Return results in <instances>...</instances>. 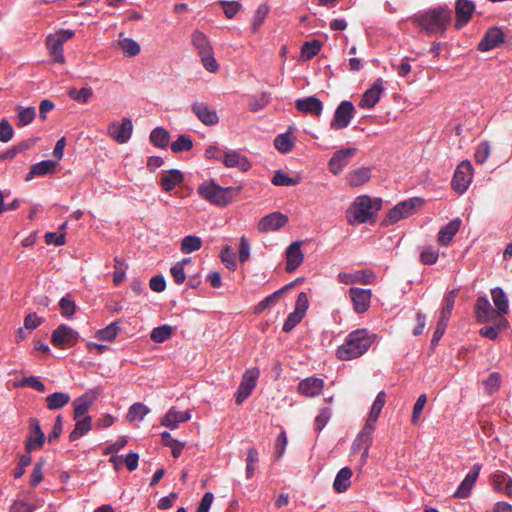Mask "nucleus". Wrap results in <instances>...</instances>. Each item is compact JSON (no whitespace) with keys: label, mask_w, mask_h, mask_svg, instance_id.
<instances>
[{"label":"nucleus","mask_w":512,"mask_h":512,"mask_svg":"<svg viewBox=\"0 0 512 512\" xmlns=\"http://www.w3.org/2000/svg\"><path fill=\"white\" fill-rule=\"evenodd\" d=\"M191 110L198 120L206 126H213L219 122V116L215 109L208 106L204 102H194Z\"/></svg>","instance_id":"obj_16"},{"label":"nucleus","mask_w":512,"mask_h":512,"mask_svg":"<svg viewBox=\"0 0 512 512\" xmlns=\"http://www.w3.org/2000/svg\"><path fill=\"white\" fill-rule=\"evenodd\" d=\"M495 310L486 296H480L475 303V317L479 323L492 322L495 319Z\"/></svg>","instance_id":"obj_23"},{"label":"nucleus","mask_w":512,"mask_h":512,"mask_svg":"<svg viewBox=\"0 0 512 512\" xmlns=\"http://www.w3.org/2000/svg\"><path fill=\"white\" fill-rule=\"evenodd\" d=\"M332 412L329 407H324L320 410L315 418V429L321 431L329 422Z\"/></svg>","instance_id":"obj_63"},{"label":"nucleus","mask_w":512,"mask_h":512,"mask_svg":"<svg viewBox=\"0 0 512 512\" xmlns=\"http://www.w3.org/2000/svg\"><path fill=\"white\" fill-rule=\"evenodd\" d=\"M322 43L319 40L305 42L301 47V57L303 60H311L321 50Z\"/></svg>","instance_id":"obj_42"},{"label":"nucleus","mask_w":512,"mask_h":512,"mask_svg":"<svg viewBox=\"0 0 512 512\" xmlns=\"http://www.w3.org/2000/svg\"><path fill=\"white\" fill-rule=\"evenodd\" d=\"M481 468L482 465L480 463H476L472 466L471 470L466 474L465 478L454 492V497L464 499L470 495L471 490L477 481Z\"/></svg>","instance_id":"obj_17"},{"label":"nucleus","mask_w":512,"mask_h":512,"mask_svg":"<svg viewBox=\"0 0 512 512\" xmlns=\"http://www.w3.org/2000/svg\"><path fill=\"white\" fill-rule=\"evenodd\" d=\"M355 116V107L351 101L344 100L336 108L330 127L333 130L344 129L349 126Z\"/></svg>","instance_id":"obj_9"},{"label":"nucleus","mask_w":512,"mask_h":512,"mask_svg":"<svg viewBox=\"0 0 512 512\" xmlns=\"http://www.w3.org/2000/svg\"><path fill=\"white\" fill-rule=\"evenodd\" d=\"M68 95L78 103H87L93 96V90L90 87H83L80 90L72 87L69 89Z\"/></svg>","instance_id":"obj_49"},{"label":"nucleus","mask_w":512,"mask_h":512,"mask_svg":"<svg viewBox=\"0 0 512 512\" xmlns=\"http://www.w3.org/2000/svg\"><path fill=\"white\" fill-rule=\"evenodd\" d=\"M382 92L383 87L381 85V80H378L370 89L365 91L362 99L360 100L359 106L361 108H373L380 100Z\"/></svg>","instance_id":"obj_30"},{"label":"nucleus","mask_w":512,"mask_h":512,"mask_svg":"<svg viewBox=\"0 0 512 512\" xmlns=\"http://www.w3.org/2000/svg\"><path fill=\"white\" fill-rule=\"evenodd\" d=\"M349 298L352 302L353 310L357 314H363L370 307L372 291L370 289L351 287L349 289Z\"/></svg>","instance_id":"obj_14"},{"label":"nucleus","mask_w":512,"mask_h":512,"mask_svg":"<svg viewBox=\"0 0 512 512\" xmlns=\"http://www.w3.org/2000/svg\"><path fill=\"white\" fill-rule=\"evenodd\" d=\"M452 18V11L446 6L430 9L416 17L417 24L426 33L444 34Z\"/></svg>","instance_id":"obj_3"},{"label":"nucleus","mask_w":512,"mask_h":512,"mask_svg":"<svg viewBox=\"0 0 512 512\" xmlns=\"http://www.w3.org/2000/svg\"><path fill=\"white\" fill-rule=\"evenodd\" d=\"M270 101V94L263 92L259 95H253L249 98L248 105L252 112H257L265 108Z\"/></svg>","instance_id":"obj_47"},{"label":"nucleus","mask_w":512,"mask_h":512,"mask_svg":"<svg viewBox=\"0 0 512 512\" xmlns=\"http://www.w3.org/2000/svg\"><path fill=\"white\" fill-rule=\"evenodd\" d=\"M356 148H342L337 150L328 162V169L334 175H339L356 154Z\"/></svg>","instance_id":"obj_13"},{"label":"nucleus","mask_w":512,"mask_h":512,"mask_svg":"<svg viewBox=\"0 0 512 512\" xmlns=\"http://www.w3.org/2000/svg\"><path fill=\"white\" fill-rule=\"evenodd\" d=\"M56 162L52 160H44L39 163L33 164L30 168L29 173L26 176V180L29 181L35 176H44L52 173L55 170Z\"/></svg>","instance_id":"obj_38"},{"label":"nucleus","mask_w":512,"mask_h":512,"mask_svg":"<svg viewBox=\"0 0 512 512\" xmlns=\"http://www.w3.org/2000/svg\"><path fill=\"white\" fill-rule=\"evenodd\" d=\"M504 38L505 35L500 28L491 27L486 31L479 42L478 49L483 52L492 50L502 44L504 42Z\"/></svg>","instance_id":"obj_21"},{"label":"nucleus","mask_w":512,"mask_h":512,"mask_svg":"<svg viewBox=\"0 0 512 512\" xmlns=\"http://www.w3.org/2000/svg\"><path fill=\"white\" fill-rule=\"evenodd\" d=\"M193 148V141L190 136L181 134L178 138L172 142L171 150L174 153H180L183 151H189Z\"/></svg>","instance_id":"obj_51"},{"label":"nucleus","mask_w":512,"mask_h":512,"mask_svg":"<svg viewBox=\"0 0 512 512\" xmlns=\"http://www.w3.org/2000/svg\"><path fill=\"white\" fill-rule=\"evenodd\" d=\"M491 297L495 305V313L498 316H505L509 312V300L502 288L491 289Z\"/></svg>","instance_id":"obj_32"},{"label":"nucleus","mask_w":512,"mask_h":512,"mask_svg":"<svg viewBox=\"0 0 512 512\" xmlns=\"http://www.w3.org/2000/svg\"><path fill=\"white\" fill-rule=\"evenodd\" d=\"M258 451L252 447L247 452L246 458V478L250 479L253 477L255 472V464L258 462Z\"/></svg>","instance_id":"obj_56"},{"label":"nucleus","mask_w":512,"mask_h":512,"mask_svg":"<svg viewBox=\"0 0 512 512\" xmlns=\"http://www.w3.org/2000/svg\"><path fill=\"white\" fill-rule=\"evenodd\" d=\"M338 281L342 284H354V283H361L363 285H369L372 284L373 281L376 278V275L374 272L369 270H359L355 273H345L341 272L337 276Z\"/></svg>","instance_id":"obj_20"},{"label":"nucleus","mask_w":512,"mask_h":512,"mask_svg":"<svg viewBox=\"0 0 512 512\" xmlns=\"http://www.w3.org/2000/svg\"><path fill=\"white\" fill-rule=\"evenodd\" d=\"M295 107L298 111L305 114L320 116L323 110V103L317 97L309 96L296 100Z\"/></svg>","instance_id":"obj_25"},{"label":"nucleus","mask_w":512,"mask_h":512,"mask_svg":"<svg viewBox=\"0 0 512 512\" xmlns=\"http://www.w3.org/2000/svg\"><path fill=\"white\" fill-rule=\"evenodd\" d=\"M284 290H285V288H281V289L275 291L274 293L268 295L267 297H265L262 301H260L257 304V306L255 307L254 313L255 314H260L264 310H266L267 308L276 305L278 303V301L280 299V296H281V294L283 293Z\"/></svg>","instance_id":"obj_43"},{"label":"nucleus","mask_w":512,"mask_h":512,"mask_svg":"<svg viewBox=\"0 0 512 512\" xmlns=\"http://www.w3.org/2000/svg\"><path fill=\"white\" fill-rule=\"evenodd\" d=\"M346 178L350 186H362L370 180L371 169L368 167L354 169L347 174Z\"/></svg>","instance_id":"obj_33"},{"label":"nucleus","mask_w":512,"mask_h":512,"mask_svg":"<svg viewBox=\"0 0 512 512\" xmlns=\"http://www.w3.org/2000/svg\"><path fill=\"white\" fill-rule=\"evenodd\" d=\"M269 12V7L266 4H261L258 6L252 21V31L256 32L260 26L263 24L267 14Z\"/></svg>","instance_id":"obj_58"},{"label":"nucleus","mask_w":512,"mask_h":512,"mask_svg":"<svg viewBox=\"0 0 512 512\" xmlns=\"http://www.w3.org/2000/svg\"><path fill=\"white\" fill-rule=\"evenodd\" d=\"M74 36L72 30H61L47 37V48L54 62L64 63L63 45Z\"/></svg>","instance_id":"obj_6"},{"label":"nucleus","mask_w":512,"mask_h":512,"mask_svg":"<svg viewBox=\"0 0 512 512\" xmlns=\"http://www.w3.org/2000/svg\"><path fill=\"white\" fill-rule=\"evenodd\" d=\"M149 408L143 403L136 402L130 406L127 413V420L130 422L136 420H143V418L149 413Z\"/></svg>","instance_id":"obj_45"},{"label":"nucleus","mask_w":512,"mask_h":512,"mask_svg":"<svg viewBox=\"0 0 512 512\" xmlns=\"http://www.w3.org/2000/svg\"><path fill=\"white\" fill-rule=\"evenodd\" d=\"M352 475L353 472L349 467L340 469L333 482L334 490L338 493L345 492L351 485Z\"/></svg>","instance_id":"obj_36"},{"label":"nucleus","mask_w":512,"mask_h":512,"mask_svg":"<svg viewBox=\"0 0 512 512\" xmlns=\"http://www.w3.org/2000/svg\"><path fill=\"white\" fill-rule=\"evenodd\" d=\"M490 155V146L487 141L480 143L475 151L474 157L478 164L486 162Z\"/></svg>","instance_id":"obj_64"},{"label":"nucleus","mask_w":512,"mask_h":512,"mask_svg":"<svg viewBox=\"0 0 512 512\" xmlns=\"http://www.w3.org/2000/svg\"><path fill=\"white\" fill-rule=\"evenodd\" d=\"M191 418L189 411L181 412L171 408L163 417L161 424L170 429H176L180 423H184Z\"/></svg>","instance_id":"obj_31"},{"label":"nucleus","mask_w":512,"mask_h":512,"mask_svg":"<svg viewBox=\"0 0 512 512\" xmlns=\"http://www.w3.org/2000/svg\"><path fill=\"white\" fill-rule=\"evenodd\" d=\"M70 400L68 393L54 392L46 397L45 402L49 410H58L66 406Z\"/></svg>","instance_id":"obj_39"},{"label":"nucleus","mask_w":512,"mask_h":512,"mask_svg":"<svg viewBox=\"0 0 512 512\" xmlns=\"http://www.w3.org/2000/svg\"><path fill=\"white\" fill-rule=\"evenodd\" d=\"M377 339V335L365 328L350 332L342 345L336 350V356L342 361H349L364 355Z\"/></svg>","instance_id":"obj_1"},{"label":"nucleus","mask_w":512,"mask_h":512,"mask_svg":"<svg viewBox=\"0 0 512 512\" xmlns=\"http://www.w3.org/2000/svg\"><path fill=\"white\" fill-rule=\"evenodd\" d=\"M132 131V121L127 117H123L121 123L111 122L107 129L109 136L120 144L126 143L131 138Z\"/></svg>","instance_id":"obj_15"},{"label":"nucleus","mask_w":512,"mask_h":512,"mask_svg":"<svg viewBox=\"0 0 512 512\" xmlns=\"http://www.w3.org/2000/svg\"><path fill=\"white\" fill-rule=\"evenodd\" d=\"M45 441V434L41 430L38 419H30L29 435L25 442V449L31 452L36 449H40Z\"/></svg>","instance_id":"obj_18"},{"label":"nucleus","mask_w":512,"mask_h":512,"mask_svg":"<svg viewBox=\"0 0 512 512\" xmlns=\"http://www.w3.org/2000/svg\"><path fill=\"white\" fill-rule=\"evenodd\" d=\"M475 11V4L471 0H456L455 13L456 22L455 27L461 29L470 21L473 12Z\"/></svg>","instance_id":"obj_19"},{"label":"nucleus","mask_w":512,"mask_h":512,"mask_svg":"<svg viewBox=\"0 0 512 512\" xmlns=\"http://www.w3.org/2000/svg\"><path fill=\"white\" fill-rule=\"evenodd\" d=\"M420 257L423 264L432 265L438 260L439 252L437 249L427 246L422 249Z\"/></svg>","instance_id":"obj_62"},{"label":"nucleus","mask_w":512,"mask_h":512,"mask_svg":"<svg viewBox=\"0 0 512 512\" xmlns=\"http://www.w3.org/2000/svg\"><path fill=\"white\" fill-rule=\"evenodd\" d=\"M192 44L198 51L202 64L211 73L217 72L219 65L214 58L213 49L208 37L201 31L196 30L191 36Z\"/></svg>","instance_id":"obj_5"},{"label":"nucleus","mask_w":512,"mask_h":512,"mask_svg":"<svg viewBox=\"0 0 512 512\" xmlns=\"http://www.w3.org/2000/svg\"><path fill=\"white\" fill-rule=\"evenodd\" d=\"M14 386L17 388L31 387L38 392L46 391L45 385L36 376L24 377L20 382L15 383Z\"/></svg>","instance_id":"obj_55"},{"label":"nucleus","mask_w":512,"mask_h":512,"mask_svg":"<svg viewBox=\"0 0 512 512\" xmlns=\"http://www.w3.org/2000/svg\"><path fill=\"white\" fill-rule=\"evenodd\" d=\"M271 182L275 186L290 187L297 185L299 183V179L290 177L282 170H276Z\"/></svg>","instance_id":"obj_50"},{"label":"nucleus","mask_w":512,"mask_h":512,"mask_svg":"<svg viewBox=\"0 0 512 512\" xmlns=\"http://www.w3.org/2000/svg\"><path fill=\"white\" fill-rule=\"evenodd\" d=\"M119 330L120 327L118 322H112L105 328L98 330L96 333V338L102 341H113L117 337Z\"/></svg>","instance_id":"obj_48"},{"label":"nucleus","mask_w":512,"mask_h":512,"mask_svg":"<svg viewBox=\"0 0 512 512\" xmlns=\"http://www.w3.org/2000/svg\"><path fill=\"white\" fill-rule=\"evenodd\" d=\"M274 146L280 153L286 154L294 147V140L289 132L282 133L276 136Z\"/></svg>","instance_id":"obj_41"},{"label":"nucleus","mask_w":512,"mask_h":512,"mask_svg":"<svg viewBox=\"0 0 512 512\" xmlns=\"http://www.w3.org/2000/svg\"><path fill=\"white\" fill-rule=\"evenodd\" d=\"M202 246V240L195 235L185 236L181 241V251L185 254H190L199 250Z\"/></svg>","instance_id":"obj_44"},{"label":"nucleus","mask_w":512,"mask_h":512,"mask_svg":"<svg viewBox=\"0 0 512 512\" xmlns=\"http://www.w3.org/2000/svg\"><path fill=\"white\" fill-rule=\"evenodd\" d=\"M380 200L373 201L367 195L358 196L346 211V218L350 225L370 221L380 209Z\"/></svg>","instance_id":"obj_4"},{"label":"nucleus","mask_w":512,"mask_h":512,"mask_svg":"<svg viewBox=\"0 0 512 512\" xmlns=\"http://www.w3.org/2000/svg\"><path fill=\"white\" fill-rule=\"evenodd\" d=\"M17 111V125L19 127H23L30 124L36 116V109L34 107L23 108L21 106H18Z\"/></svg>","instance_id":"obj_46"},{"label":"nucleus","mask_w":512,"mask_h":512,"mask_svg":"<svg viewBox=\"0 0 512 512\" xmlns=\"http://www.w3.org/2000/svg\"><path fill=\"white\" fill-rule=\"evenodd\" d=\"M79 339V334L70 326L61 324L51 334V342L55 347L65 349L74 346Z\"/></svg>","instance_id":"obj_8"},{"label":"nucleus","mask_w":512,"mask_h":512,"mask_svg":"<svg viewBox=\"0 0 512 512\" xmlns=\"http://www.w3.org/2000/svg\"><path fill=\"white\" fill-rule=\"evenodd\" d=\"M501 383V375L497 372L491 373L487 379L483 381L484 389L488 394H492L498 390Z\"/></svg>","instance_id":"obj_59"},{"label":"nucleus","mask_w":512,"mask_h":512,"mask_svg":"<svg viewBox=\"0 0 512 512\" xmlns=\"http://www.w3.org/2000/svg\"><path fill=\"white\" fill-rule=\"evenodd\" d=\"M461 225L460 219H454L445 225L438 233V242L442 246H447L459 231Z\"/></svg>","instance_id":"obj_34"},{"label":"nucleus","mask_w":512,"mask_h":512,"mask_svg":"<svg viewBox=\"0 0 512 512\" xmlns=\"http://www.w3.org/2000/svg\"><path fill=\"white\" fill-rule=\"evenodd\" d=\"M59 307L61 310V315L65 318H70L76 312V304L75 301L71 298L70 295H66L59 301Z\"/></svg>","instance_id":"obj_54"},{"label":"nucleus","mask_w":512,"mask_h":512,"mask_svg":"<svg viewBox=\"0 0 512 512\" xmlns=\"http://www.w3.org/2000/svg\"><path fill=\"white\" fill-rule=\"evenodd\" d=\"M242 186L222 187L213 179L203 181L197 188L199 196L210 204L226 207L235 201Z\"/></svg>","instance_id":"obj_2"},{"label":"nucleus","mask_w":512,"mask_h":512,"mask_svg":"<svg viewBox=\"0 0 512 512\" xmlns=\"http://www.w3.org/2000/svg\"><path fill=\"white\" fill-rule=\"evenodd\" d=\"M259 375L260 371L258 368H252L245 371L235 394V401L238 405L243 403V401L250 396L257 385Z\"/></svg>","instance_id":"obj_12"},{"label":"nucleus","mask_w":512,"mask_h":512,"mask_svg":"<svg viewBox=\"0 0 512 512\" xmlns=\"http://www.w3.org/2000/svg\"><path fill=\"white\" fill-rule=\"evenodd\" d=\"M385 403H386V393L384 391H380L377 394V396L372 404L371 410L368 414V417H367L365 423L375 426Z\"/></svg>","instance_id":"obj_37"},{"label":"nucleus","mask_w":512,"mask_h":512,"mask_svg":"<svg viewBox=\"0 0 512 512\" xmlns=\"http://www.w3.org/2000/svg\"><path fill=\"white\" fill-rule=\"evenodd\" d=\"M454 303H455V293H454V291H451L444 297V305H443V308H442V310L440 312V316H439L440 319L449 321L453 307H454Z\"/></svg>","instance_id":"obj_57"},{"label":"nucleus","mask_w":512,"mask_h":512,"mask_svg":"<svg viewBox=\"0 0 512 512\" xmlns=\"http://www.w3.org/2000/svg\"><path fill=\"white\" fill-rule=\"evenodd\" d=\"M96 397L91 393H85L76 398L73 405V419H78L87 416V412L94 403Z\"/></svg>","instance_id":"obj_29"},{"label":"nucleus","mask_w":512,"mask_h":512,"mask_svg":"<svg viewBox=\"0 0 512 512\" xmlns=\"http://www.w3.org/2000/svg\"><path fill=\"white\" fill-rule=\"evenodd\" d=\"M74 420L76 421L75 427L69 434V441L71 442L78 440L92 429V418L90 416Z\"/></svg>","instance_id":"obj_35"},{"label":"nucleus","mask_w":512,"mask_h":512,"mask_svg":"<svg viewBox=\"0 0 512 512\" xmlns=\"http://www.w3.org/2000/svg\"><path fill=\"white\" fill-rule=\"evenodd\" d=\"M473 167L469 161H462L456 168L451 182L452 188L459 194L469 187L473 177Z\"/></svg>","instance_id":"obj_11"},{"label":"nucleus","mask_w":512,"mask_h":512,"mask_svg":"<svg viewBox=\"0 0 512 512\" xmlns=\"http://www.w3.org/2000/svg\"><path fill=\"white\" fill-rule=\"evenodd\" d=\"M172 335V327L169 325H162L155 327L150 334V339L155 343H162L169 339Z\"/></svg>","instance_id":"obj_52"},{"label":"nucleus","mask_w":512,"mask_h":512,"mask_svg":"<svg viewBox=\"0 0 512 512\" xmlns=\"http://www.w3.org/2000/svg\"><path fill=\"white\" fill-rule=\"evenodd\" d=\"M324 387V381L321 378L309 377L299 382L298 391L306 397H315L319 395Z\"/></svg>","instance_id":"obj_26"},{"label":"nucleus","mask_w":512,"mask_h":512,"mask_svg":"<svg viewBox=\"0 0 512 512\" xmlns=\"http://www.w3.org/2000/svg\"><path fill=\"white\" fill-rule=\"evenodd\" d=\"M184 180L183 173L178 169H170L161 174L160 185L165 192H171Z\"/></svg>","instance_id":"obj_28"},{"label":"nucleus","mask_w":512,"mask_h":512,"mask_svg":"<svg viewBox=\"0 0 512 512\" xmlns=\"http://www.w3.org/2000/svg\"><path fill=\"white\" fill-rule=\"evenodd\" d=\"M119 47L126 56H135L140 52V45L131 38H124L119 40Z\"/></svg>","instance_id":"obj_53"},{"label":"nucleus","mask_w":512,"mask_h":512,"mask_svg":"<svg viewBox=\"0 0 512 512\" xmlns=\"http://www.w3.org/2000/svg\"><path fill=\"white\" fill-rule=\"evenodd\" d=\"M222 162L228 168L237 167L243 172H246L251 168V163L248 159L234 150L224 152Z\"/></svg>","instance_id":"obj_27"},{"label":"nucleus","mask_w":512,"mask_h":512,"mask_svg":"<svg viewBox=\"0 0 512 512\" xmlns=\"http://www.w3.org/2000/svg\"><path fill=\"white\" fill-rule=\"evenodd\" d=\"M375 430V426L365 423L361 431L356 436L352 443L351 452L352 454L361 453L362 461L365 462L370 446L372 444V435Z\"/></svg>","instance_id":"obj_10"},{"label":"nucleus","mask_w":512,"mask_h":512,"mask_svg":"<svg viewBox=\"0 0 512 512\" xmlns=\"http://www.w3.org/2000/svg\"><path fill=\"white\" fill-rule=\"evenodd\" d=\"M304 316L305 315L294 310L287 316L283 324L282 330L286 333L292 331L302 321Z\"/></svg>","instance_id":"obj_60"},{"label":"nucleus","mask_w":512,"mask_h":512,"mask_svg":"<svg viewBox=\"0 0 512 512\" xmlns=\"http://www.w3.org/2000/svg\"><path fill=\"white\" fill-rule=\"evenodd\" d=\"M221 260L229 270L234 271L237 267L236 256L232 248L229 246L224 247L221 252Z\"/></svg>","instance_id":"obj_61"},{"label":"nucleus","mask_w":512,"mask_h":512,"mask_svg":"<svg viewBox=\"0 0 512 512\" xmlns=\"http://www.w3.org/2000/svg\"><path fill=\"white\" fill-rule=\"evenodd\" d=\"M304 255L301 251V242H292L286 249V271L294 272L303 262Z\"/></svg>","instance_id":"obj_22"},{"label":"nucleus","mask_w":512,"mask_h":512,"mask_svg":"<svg viewBox=\"0 0 512 512\" xmlns=\"http://www.w3.org/2000/svg\"><path fill=\"white\" fill-rule=\"evenodd\" d=\"M288 222V217L280 212H273L263 217L259 224L258 229L262 232L276 231L283 227Z\"/></svg>","instance_id":"obj_24"},{"label":"nucleus","mask_w":512,"mask_h":512,"mask_svg":"<svg viewBox=\"0 0 512 512\" xmlns=\"http://www.w3.org/2000/svg\"><path fill=\"white\" fill-rule=\"evenodd\" d=\"M170 135L169 132L162 128L157 127L153 129L150 133V141L159 148H166L169 144Z\"/></svg>","instance_id":"obj_40"},{"label":"nucleus","mask_w":512,"mask_h":512,"mask_svg":"<svg viewBox=\"0 0 512 512\" xmlns=\"http://www.w3.org/2000/svg\"><path fill=\"white\" fill-rule=\"evenodd\" d=\"M422 205V199L411 198L398 203L394 206L387 214L386 222L389 224H395L399 220L404 219L412 215L415 209Z\"/></svg>","instance_id":"obj_7"}]
</instances>
